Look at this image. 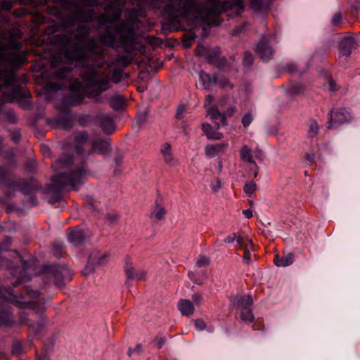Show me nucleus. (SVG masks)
<instances>
[{
  "instance_id": "obj_1",
  "label": "nucleus",
  "mask_w": 360,
  "mask_h": 360,
  "mask_svg": "<svg viewBox=\"0 0 360 360\" xmlns=\"http://www.w3.org/2000/svg\"><path fill=\"white\" fill-rule=\"evenodd\" d=\"M96 44V39L89 36L87 22L77 23V30L67 39L65 51L60 53V60L55 58L52 62L54 77L65 79L71 69L82 66L84 82L100 91L105 90L108 82L100 79L96 71L100 54L95 51Z\"/></svg>"
},
{
  "instance_id": "obj_2",
  "label": "nucleus",
  "mask_w": 360,
  "mask_h": 360,
  "mask_svg": "<svg viewBox=\"0 0 360 360\" xmlns=\"http://www.w3.org/2000/svg\"><path fill=\"white\" fill-rule=\"evenodd\" d=\"M174 1L177 4L175 10L180 16L190 22H195L198 19H201L207 24H210V18L212 15H217L229 10H233L235 13L238 14L244 8L241 0L226 1L212 0L207 9H202L201 4L196 0ZM263 4L262 0H251V6L255 11L259 10Z\"/></svg>"
},
{
  "instance_id": "obj_3",
  "label": "nucleus",
  "mask_w": 360,
  "mask_h": 360,
  "mask_svg": "<svg viewBox=\"0 0 360 360\" xmlns=\"http://www.w3.org/2000/svg\"><path fill=\"white\" fill-rule=\"evenodd\" d=\"M87 172L82 168L71 167L70 174L63 173L53 177V183L57 187L70 186L73 189H78L83 184Z\"/></svg>"
},
{
  "instance_id": "obj_4",
  "label": "nucleus",
  "mask_w": 360,
  "mask_h": 360,
  "mask_svg": "<svg viewBox=\"0 0 360 360\" xmlns=\"http://www.w3.org/2000/svg\"><path fill=\"white\" fill-rule=\"evenodd\" d=\"M1 295L0 296V298L7 301L8 302L14 303L15 304H18L20 307H32L34 305H39L41 303V300L39 299V293L38 291L36 290H31L28 292V295L33 299H37L34 301H23L20 300L18 298L17 295L8 292L6 290V293L4 294L2 292H1Z\"/></svg>"
},
{
  "instance_id": "obj_5",
  "label": "nucleus",
  "mask_w": 360,
  "mask_h": 360,
  "mask_svg": "<svg viewBox=\"0 0 360 360\" xmlns=\"http://www.w3.org/2000/svg\"><path fill=\"white\" fill-rule=\"evenodd\" d=\"M233 304L241 309V319L244 321L250 322L253 320V315L251 311L252 304L250 295L236 297Z\"/></svg>"
},
{
  "instance_id": "obj_6",
  "label": "nucleus",
  "mask_w": 360,
  "mask_h": 360,
  "mask_svg": "<svg viewBox=\"0 0 360 360\" xmlns=\"http://www.w3.org/2000/svg\"><path fill=\"white\" fill-rule=\"evenodd\" d=\"M212 96L207 95L204 104L207 112V116H209L218 127L226 125L225 117L212 105Z\"/></svg>"
},
{
  "instance_id": "obj_7",
  "label": "nucleus",
  "mask_w": 360,
  "mask_h": 360,
  "mask_svg": "<svg viewBox=\"0 0 360 360\" xmlns=\"http://www.w3.org/2000/svg\"><path fill=\"white\" fill-rule=\"evenodd\" d=\"M330 115L329 129L333 128L338 124L345 123L351 119L350 113L344 108L333 110Z\"/></svg>"
},
{
  "instance_id": "obj_8",
  "label": "nucleus",
  "mask_w": 360,
  "mask_h": 360,
  "mask_svg": "<svg viewBox=\"0 0 360 360\" xmlns=\"http://www.w3.org/2000/svg\"><path fill=\"white\" fill-rule=\"evenodd\" d=\"M240 158L243 162L250 165V172L252 173L254 177H256L258 174V167L253 160L252 149L247 145L243 146L240 150Z\"/></svg>"
},
{
  "instance_id": "obj_9",
  "label": "nucleus",
  "mask_w": 360,
  "mask_h": 360,
  "mask_svg": "<svg viewBox=\"0 0 360 360\" xmlns=\"http://www.w3.org/2000/svg\"><path fill=\"white\" fill-rule=\"evenodd\" d=\"M124 270L128 278L132 280H142L146 277V272L144 270L134 269L130 257H127L124 259Z\"/></svg>"
},
{
  "instance_id": "obj_10",
  "label": "nucleus",
  "mask_w": 360,
  "mask_h": 360,
  "mask_svg": "<svg viewBox=\"0 0 360 360\" xmlns=\"http://www.w3.org/2000/svg\"><path fill=\"white\" fill-rule=\"evenodd\" d=\"M228 146V141H225L220 143L208 144L205 148V153L209 158H214L224 153Z\"/></svg>"
},
{
  "instance_id": "obj_11",
  "label": "nucleus",
  "mask_w": 360,
  "mask_h": 360,
  "mask_svg": "<svg viewBox=\"0 0 360 360\" xmlns=\"http://www.w3.org/2000/svg\"><path fill=\"white\" fill-rule=\"evenodd\" d=\"M68 240L74 245H79L83 243L86 238V233L82 229H75L70 231Z\"/></svg>"
},
{
  "instance_id": "obj_12",
  "label": "nucleus",
  "mask_w": 360,
  "mask_h": 360,
  "mask_svg": "<svg viewBox=\"0 0 360 360\" xmlns=\"http://www.w3.org/2000/svg\"><path fill=\"white\" fill-rule=\"evenodd\" d=\"M257 53L259 55L261 58L264 60H269L272 54L273 49L269 43L264 40H262L258 45L257 49Z\"/></svg>"
},
{
  "instance_id": "obj_13",
  "label": "nucleus",
  "mask_w": 360,
  "mask_h": 360,
  "mask_svg": "<svg viewBox=\"0 0 360 360\" xmlns=\"http://www.w3.org/2000/svg\"><path fill=\"white\" fill-rule=\"evenodd\" d=\"M354 44L355 41L353 38H344L340 43V54L347 58L350 55L352 49L354 47Z\"/></svg>"
},
{
  "instance_id": "obj_14",
  "label": "nucleus",
  "mask_w": 360,
  "mask_h": 360,
  "mask_svg": "<svg viewBox=\"0 0 360 360\" xmlns=\"http://www.w3.org/2000/svg\"><path fill=\"white\" fill-rule=\"evenodd\" d=\"M100 125L105 134H110L115 131L113 120L109 115L101 116Z\"/></svg>"
},
{
  "instance_id": "obj_15",
  "label": "nucleus",
  "mask_w": 360,
  "mask_h": 360,
  "mask_svg": "<svg viewBox=\"0 0 360 360\" xmlns=\"http://www.w3.org/2000/svg\"><path fill=\"white\" fill-rule=\"evenodd\" d=\"M117 35L118 33L116 30L110 28L105 34L101 36L100 41L106 46H113Z\"/></svg>"
},
{
  "instance_id": "obj_16",
  "label": "nucleus",
  "mask_w": 360,
  "mask_h": 360,
  "mask_svg": "<svg viewBox=\"0 0 360 360\" xmlns=\"http://www.w3.org/2000/svg\"><path fill=\"white\" fill-rule=\"evenodd\" d=\"M160 152L163 157L164 161L167 165L170 166L175 165L176 161L172 153L171 146L169 143H164L163 146H162Z\"/></svg>"
},
{
  "instance_id": "obj_17",
  "label": "nucleus",
  "mask_w": 360,
  "mask_h": 360,
  "mask_svg": "<svg viewBox=\"0 0 360 360\" xmlns=\"http://www.w3.org/2000/svg\"><path fill=\"white\" fill-rule=\"evenodd\" d=\"M178 307L182 315L190 316L194 312V305L188 300H180L178 303Z\"/></svg>"
},
{
  "instance_id": "obj_18",
  "label": "nucleus",
  "mask_w": 360,
  "mask_h": 360,
  "mask_svg": "<svg viewBox=\"0 0 360 360\" xmlns=\"http://www.w3.org/2000/svg\"><path fill=\"white\" fill-rule=\"evenodd\" d=\"M202 129L208 139L219 140L223 138V134L213 129L209 124L203 123L202 124Z\"/></svg>"
},
{
  "instance_id": "obj_19",
  "label": "nucleus",
  "mask_w": 360,
  "mask_h": 360,
  "mask_svg": "<svg viewBox=\"0 0 360 360\" xmlns=\"http://www.w3.org/2000/svg\"><path fill=\"white\" fill-rule=\"evenodd\" d=\"M274 261L277 266H287L293 262L294 255L292 253H288L282 257L275 255Z\"/></svg>"
},
{
  "instance_id": "obj_20",
  "label": "nucleus",
  "mask_w": 360,
  "mask_h": 360,
  "mask_svg": "<svg viewBox=\"0 0 360 360\" xmlns=\"http://www.w3.org/2000/svg\"><path fill=\"white\" fill-rule=\"evenodd\" d=\"M92 150L98 153H104L108 150L110 144L108 141L96 139L91 143Z\"/></svg>"
},
{
  "instance_id": "obj_21",
  "label": "nucleus",
  "mask_w": 360,
  "mask_h": 360,
  "mask_svg": "<svg viewBox=\"0 0 360 360\" xmlns=\"http://www.w3.org/2000/svg\"><path fill=\"white\" fill-rule=\"evenodd\" d=\"M199 78L205 88H208L216 82L214 78H212L210 75L202 71L200 72Z\"/></svg>"
},
{
  "instance_id": "obj_22",
  "label": "nucleus",
  "mask_w": 360,
  "mask_h": 360,
  "mask_svg": "<svg viewBox=\"0 0 360 360\" xmlns=\"http://www.w3.org/2000/svg\"><path fill=\"white\" fill-rule=\"evenodd\" d=\"M236 241V248H241L243 245V238L240 236L236 233H232L225 238L224 242L227 243H233Z\"/></svg>"
},
{
  "instance_id": "obj_23",
  "label": "nucleus",
  "mask_w": 360,
  "mask_h": 360,
  "mask_svg": "<svg viewBox=\"0 0 360 360\" xmlns=\"http://www.w3.org/2000/svg\"><path fill=\"white\" fill-rule=\"evenodd\" d=\"M110 103L113 109L119 110L124 105V98L121 95H117L111 98Z\"/></svg>"
},
{
  "instance_id": "obj_24",
  "label": "nucleus",
  "mask_w": 360,
  "mask_h": 360,
  "mask_svg": "<svg viewBox=\"0 0 360 360\" xmlns=\"http://www.w3.org/2000/svg\"><path fill=\"white\" fill-rule=\"evenodd\" d=\"M88 141V135L86 132L82 131L79 132L77 136L75 137V143L77 145V153H80L81 150L79 149V146L86 143Z\"/></svg>"
},
{
  "instance_id": "obj_25",
  "label": "nucleus",
  "mask_w": 360,
  "mask_h": 360,
  "mask_svg": "<svg viewBox=\"0 0 360 360\" xmlns=\"http://www.w3.org/2000/svg\"><path fill=\"white\" fill-rule=\"evenodd\" d=\"M72 160L71 157H63L58 162L60 169H65L72 167Z\"/></svg>"
},
{
  "instance_id": "obj_26",
  "label": "nucleus",
  "mask_w": 360,
  "mask_h": 360,
  "mask_svg": "<svg viewBox=\"0 0 360 360\" xmlns=\"http://www.w3.org/2000/svg\"><path fill=\"white\" fill-rule=\"evenodd\" d=\"M165 214V210L163 207L158 206L156 207V211L153 213V215L154 216L155 219L158 220H161L164 218V216Z\"/></svg>"
},
{
  "instance_id": "obj_27",
  "label": "nucleus",
  "mask_w": 360,
  "mask_h": 360,
  "mask_svg": "<svg viewBox=\"0 0 360 360\" xmlns=\"http://www.w3.org/2000/svg\"><path fill=\"white\" fill-rule=\"evenodd\" d=\"M210 188L212 191L214 193L219 191L221 188V180L218 178L215 179L211 184Z\"/></svg>"
},
{
  "instance_id": "obj_28",
  "label": "nucleus",
  "mask_w": 360,
  "mask_h": 360,
  "mask_svg": "<svg viewBox=\"0 0 360 360\" xmlns=\"http://www.w3.org/2000/svg\"><path fill=\"white\" fill-rule=\"evenodd\" d=\"M256 189V184L254 182L246 184L244 186V191L247 194H252Z\"/></svg>"
},
{
  "instance_id": "obj_29",
  "label": "nucleus",
  "mask_w": 360,
  "mask_h": 360,
  "mask_svg": "<svg viewBox=\"0 0 360 360\" xmlns=\"http://www.w3.org/2000/svg\"><path fill=\"white\" fill-rule=\"evenodd\" d=\"M309 134L311 136L315 135L319 131V125L315 121H311L309 124Z\"/></svg>"
},
{
  "instance_id": "obj_30",
  "label": "nucleus",
  "mask_w": 360,
  "mask_h": 360,
  "mask_svg": "<svg viewBox=\"0 0 360 360\" xmlns=\"http://www.w3.org/2000/svg\"><path fill=\"white\" fill-rule=\"evenodd\" d=\"M209 263L210 261L208 258L205 256H202L197 260L196 264L198 267H202L207 266Z\"/></svg>"
},
{
  "instance_id": "obj_31",
  "label": "nucleus",
  "mask_w": 360,
  "mask_h": 360,
  "mask_svg": "<svg viewBox=\"0 0 360 360\" xmlns=\"http://www.w3.org/2000/svg\"><path fill=\"white\" fill-rule=\"evenodd\" d=\"M252 121V116L250 113L246 114L242 119V123L245 127H248Z\"/></svg>"
},
{
  "instance_id": "obj_32",
  "label": "nucleus",
  "mask_w": 360,
  "mask_h": 360,
  "mask_svg": "<svg viewBox=\"0 0 360 360\" xmlns=\"http://www.w3.org/2000/svg\"><path fill=\"white\" fill-rule=\"evenodd\" d=\"M243 62L246 65H251L253 63L252 56L251 54H245Z\"/></svg>"
},
{
  "instance_id": "obj_33",
  "label": "nucleus",
  "mask_w": 360,
  "mask_h": 360,
  "mask_svg": "<svg viewBox=\"0 0 360 360\" xmlns=\"http://www.w3.org/2000/svg\"><path fill=\"white\" fill-rule=\"evenodd\" d=\"M195 328L199 330H202L205 328V323L202 320H196L195 323Z\"/></svg>"
},
{
  "instance_id": "obj_34",
  "label": "nucleus",
  "mask_w": 360,
  "mask_h": 360,
  "mask_svg": "<svg viewBox=\"0 0 360 360\" xmlns=\"http://www.w3.org/2000/svg\"><path fill=\"white\" fill-rule=\"evenodd\" d=\"M341 20V15L340 13H336L332 18V24L333 25H337Z\"/></svg>"
},
{
  "instance_id": "obj_35",
  "label": "nucleus",
  "mask_w": 360,
  "mask_h": 360,
  "mask_svg": "<svg viewBox=\"0 0 360 360\" xmlns=\"http://www.w3.org/2000/svg\"><path fill=\"white\" fill-rule=\"evenodd\" d=\"M186 110V108L184 106H179L176 111V117L180 119L183 117V114Z\"/></svg>"
},
{
  "instance_id": "obj_36",
  "label": "nucleus",
  "mask_w": 360,
  "mask_h": 360,
  "mask_svg": "<svg viewBox=\"0 0 360 360\" xmlns=\"http://www.w3.org/2000/svg\"><path fill=\"white\" fill-rule=\"evenodd\" d=\"M121 60H123L124 65H128L133 60V57L131 56H122Z\"/></svg>"
},
{
  "instance_id": "obj_37",
  "label": "nucleus",
  "mask_w": 360,
  "mask_h": 360,
  "mask_svg": "<svg viewBox=\"0 0 360 360\" xmlns=\"http://www.w3.org/2000/svg\"><path fill=\"white\" fill-rule=\"evenodd\" d=\"M1 8L5 10H10L11 8V4L10 1H4L1 4Z\"/></svg>"
},
{
  "instance_id": "obj_38",
  "label": "nucleus",
  "mask_w": 360,
  "mask_h": 360,
  "mask_svg": "<svg viewBox=\"0 0 360 360\" xmlns=\"http://www.w3.org/2000/svg\"><path fill=\"white\" fill-rule=\"evenodd\" d=\"M303 91V88L302 86H294L292 89V94H300Z\"/></svg>"
},
{
  "instance_id": "obj_39",
  "label": "nucleus",
  "mask_w": 360,
  "mask_h": 360,
  "mask_svg": "<svg viewBox=\"0 0 360 360\" xmlns=\"http://www.w3.org/2000/svg\"><path fill=\"white\" fill-rule=\"evenodd\" d=\"M243 259H244V260H245V262L247 263H249L251 260V253L249 251L245 250V253H244Z\"/></svg>"
},
{
  "instance_id": "obj_40",
  "label": "nucleus",
  "mask_w": 360,
  "mask_h": 360,
  "mask_svg": "<svg viewBox=\"0 0 360 360\" xmlns=\"http://www.w3.org/2000/svg\"><path fill=\"white\" fill-rule=\"evenodd\" d=\"M243 214L248 219H250L252 217V211L250 209L244 210L243 211Z\"/></svg>"
},
{
  "instance_id": "obj_41",
  "label": "nucleus",
  "mask_w": 360,
  "mask_h": 360,
  "mask_svg": "<svg viewBox=\"0 0 360 360\" xmlns=\"http://www.w3.org/2000/svg\"><path fill=\"white\" fill-rule=\"evenodd\" d=\"M107 259H108V255H103L98 259L97 263L98 264H103L106 262Z\"/></svg>"
},
{
  "instance_id": "obj_42",
  "label": "nucleus",
  "mask_w": 360,
  "mask_h": 360,
  "mask_svg": "<svg viewBox=\"0 0 360 360\" xmlns=\"http://www.w3.org/2000/svg\"><path fill=\"white\" fill-rule=\"evenodd\" d=\"M76 83H77V85H75V84H72L71 85V89L80 91V89L82 87V84L78 81H77Z\"/></svg>"
},
{
  "instance_id": "obj_43",
  "label": "nucleus",
  "mask_w": 360,
  "mask_h": 360,
  "mask_svg": "<svg viewBox=\"0 0 360 360\" xmlns=\"http://www.w3.org/2000/svg\"><path fill=\"white\" fill-rule=\"evenodd\" d=\"M328 89L330 91H335L336 90V84L333 81H330Z\"/></svg>"
},
{
  "instance_id": "obj_44",
  "label": "nucleus",
  "mask_w": 360,
  "mask_h": 360,
  "mask_svg": "<svg viewBox=\"0 0 360 360\" xmlns=\"http://www.w3.org/2000/svg\"><path fill=\"white\" fill-rule=\"evenodd\" d=\"M193 300L195 303H199L202 300V297L199 294H194L193 295Z\"/></svg>"
},
{
  "instance_id": "obj_45",
  "label": "nucleus",
  "mask_w": 360,
  "mask_h": 360,
  "mask_svg": "<svg viewBox=\"0 0 360 360\" xmlns=\"http://www.w3.org/2000/svg\"><path fill=\"white\" fill-rule=\"evenodd\" d=\"M156 341L158 344V346L159 347H161L162 345L165 343V338H157L156 339Z\"/></svg>"
},
{
  "instance_id": "obj_46",
  "label": "nucleus",
  "mask_w": 360,
  "mask_h": 360,
  "mask_svg": "<svg viewBox=\"0 0 360 360\" xmlns=\"http://www.w3.org/2000/svg\"><path fill=\"white\" fill-rule=\"evenodd\" d=\"M61 86H62V84H53V83L51 84V88L54 90L60 89L61 88Z\"/></svg>"
},
{
  "instance_id": "obj_47",
  "label": "nucleus",
  "mask_w": 360,
  "mask_h": 360,
  "mask_svg": "<svg viewBox=\"0 0 360 360\" xmlns=\"http://www.w3.org/2000/svg\"><path fill=\"white\" fill-rule=\"evenodd\" d=\"M64 274H67V271L65 270V269H63L60 271H57L56 274H55V277L58 276V275H62L63 276Z\"/></svg>"
},
{
  "instance_id": "obj_48",
  "label": "nucleus",
  "mask_w": 360,
  "mask_h": 360,
  "mask_svg": "<svg viewBox=\"0 0 360 360\" xmlns=\"http://www.w3.org/2000/svg\"><path fill=\"white\" fill-rule=\"evenodd\" d=\"M37 360H49V359L46 355H44V356H38Z\"/></svg>"
},
{
  "instance_id": "obj_49",
  "label": "nucleus",
  "mask_w": 360,
  "mask_h": 360,
  "mask_svg": "<svg viewBox=\"0 0 360 360\" xmlns=\"http://www.w3.org/2000/svg\"><path fill=\"white\" fill-rule=\"evenodd\" d=\"M120 13L117 12L113 18V20H117L120 18Z\"/></svg>"
},
{
  "instance_id": "obj_50",
  "label": "nucleus",
  "mask_w": 360,
  "mask_h": 360,
  "mask_svg": "<svg viewBox=\"0 0 360 360\" xmlns=\"http://www.w3.org/2000/svg\"><path fill=\"white\" fill-rule=\"evenodd\" d=\"M140 349H141V346H140V345H138V346L136 347V350L137 351V352H139Z\"/></svg>"
},
{
  "instance_id": "obj_51",
  "label": "nucleus",
  "mask_w": 360,
  "mask_h": 360,
  "mask_svg": "<svg viewBox=\"0 0 360 360\" xmlns=\"http://www.w3.org/2000/svg\"><path fill=\"white\" fill-rule=\"evenodd\" d=\"M133 352H134V351H133V350H131V349H129V355H131V354H132Z\"/></svg>"
},
{
  "instance_id": "obj_52",
  "label": "nucleus",
  "mask_w": 360,
  "mask_h": 360,
  "mask_svg": "<svg viewBox=\"0 0 360 360\" xmlns=\"http://www.w3.org/2000/svg\"><path fill=\"white\" fill-rule=\"evenodd\" d=\"M242 311H244V309H243ZM245 316H248L247 311H246V310H245Z\"/></svg>"
},
{
  "instance_id": "obj_53",
  "label": "nucleus",
  "mask_w": 360,
  "mask_h": 360,
  "mask_svg": "<svg viewBox=\"0 0 360 360\" xmlns=\"http://www.w3.org/2000/svg\"><path fill=\"white\" fill-rule=\"evenodd\" d=\"M31 326L32 327L33 330H35V326L34 325H32Z\"/></svg>"
},
{
  "instance_id": "obj_54",
  "label": "nucleus",
  "mask_w": 360,
  "mask_h": 360,
  "mask_svg": "<svg viewBox=\"0 0 360 360\" xmlns=\"http://www.w3.org/2000/svg\"><path fill=\"white\" fill-rule=\"evenodd\" d=\"M41 326H42V324H40V325L39 326V328H40Z\"/></svg>"
}]
</instances>
